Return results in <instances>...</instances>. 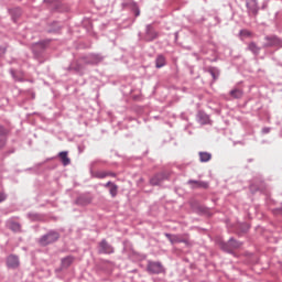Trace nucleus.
I'll return each instance as SVG.
<instances>
[{"mask_svg":"<svg viewBox=\"0 0 282 282\" xmlns=\"http://www.w3.org/2000/svg\"><path fill=\"white\" fill-rule=\"evenodd\" d=\"M105 61V56L100 53H89L87 55H83L70 63L68 66V72H75V74H79V76H84L85 72H87L86 65H100Z\"/></svg>","mask_w":282,"mask_h":282,"instance_id":"f257e3e1","label":"nucleus"},{"mask_svg":"<svg viewBox=\"0 0 282 282\" xmlns=\"http://www.w3.org/2000/svg\"><path fill=\"white\" fill-rule=\"evenodd\" d=\"M61 239V234L56 230H48L47 234L43 235L39 239L40 246H50L51 243H56Z\"/></svg>","mask_w":282,"mask_h":282,"instance_id":"f03ea898","label":"nucleus"},{"mask_svg":"<svg viewBox=\"0 0 282 282\" xmlns=\"http://www.w3.org/2000/svg\"><path fill=\"white\" fill-rule=\"evenodd\" d=\"M243 246V242L238 241L237 239H234L232 237L229 238L227 242H220V249L224 250V252H228L231 254V252H235V250H239Z\"/></svg>","mask_w":282,"mask_h":282,"instance_id":"7ed1b4c3","label":"nucleus"},{"mask_svg":"<svg viewBox=\"0 0 282 282\" xmlns=\"http://www.w3.org/2000/svg\"><path fill=\"white\" fill-rule=\"evenodd\" d=\"M50 42H51V40H42L40 42L32 44V52H33L35 58H41V56H43V52H45V50H47Z\"/></svg>","mask_w":282,"mask_h":282,"instance_id":"20e7f679","label":"nucleus"},{"mask_svg":"<svg viewBox=\"0 0 282 282\" xmlns=\"http://www.w3.org/2000/svg\"><path fill=\"white\" fill-rule=\"evenodd\" d=\"M97 252L98 254H113L116 252V249L107 239H102L101 241L98 242L97 246Z\"/></svg>","mask_w":282,"mask_h":282,"instance_id":"39448f33","label":"nucleus"},{"mask_svg":"<svg viewBox=\"0 0 282 282\" xmlns=\"http://www.w3.org/2000/svg\"><path fill=\"white\" fill-rule=\"evenodd\" d=\"M147 272H149V274H163V272H165V269L162 262L149 260L147 265Z\"/></svg>","mask_w":282,"mask_h":282,"instance_id":"423d86ee","label":"nucleus"},{"mask_svg":"<svg viewBox=\"0 0 282 282\" xmlns=\"http://www.w3.org/2000/svg\"><path fill=\"white\" fill-rule=\"evenodd\" d=\"M159 37H160V33H158V31H155V29L153 28V24H147L144 41H147L148 43H151V42L155 41V39H159Z\"/></svg>","mask_w":282,"mask_h":282,"instance_id":"0eeeda50","label":"nucleus"},{"mask_svg":"<svg viewBox=\"0 0 282 282\" xmlns=\"http://www.w3.org/2000/svg\"><path fill=\"white\" fill-rule=\"evenodd\" d=\"M263 47H282V40L276 35H267Z\"/></svg>","mask_w":282,"mask_h":282,"instance_id":"6e6552de","label":"nucleus"},{"mask_svg":"<svg viewBox=\"0 0 282 282\" xmlns=\"http://www.w3.org/2000/svg\"><path fill=\"white\" fill-rule=\"evenodd\" d=\"M246 8L249 17H257L259 14V2L257 0H247Z\"/></svg>","mask_w":282,"mask_h":282,"instance_id":"1a4fd4ad","label":"nucleus"},{"mask_svg":"<svg viewBox=\"0 0 282 282\" xmlns=\"http://www.w3.org/2000/svg\"><path fill=\"white\" fill-rule=\"evenodd\" d=\"M122 8L124 10H130L135 18L140 17V7L135 1L122 2Z\"/></svg>","mask_w":282,"mask_h":282,"instance_id":"9d476101","label":"nucleus"},{"mask_svg":"<svg viewBox=\"0 0 282 282\" xmlns=\"http://www.w3.org/2000/svg\"><path fill=\"white\" fill-rule=\"evenodd\" d=\"M19 265H21V260H19V256L9 254L7 257V268H9V270H17Z\"/></svg>","mask_w":282,"mask_h":282,"instance_id":"9b49d317","label":"nucleus"},{"mask_svg":"<svg viewBox=\"0 0 282 282\" xmlns=\"http://www.w3.org/2000/svg\"><path fill=\"white\" fill-rule=\"evenodd\" d=\"M76 261V258L74 256H67L65 258H62L61 260V268L56 269V272H63V270H67L72 263Z\"/></svg>","mask_w":282,"mask_h":282,"instance_id":"f8f14e48","label":"nucleus"},{"mask_svg":"<svg viewBox=\"0 0 282 282\" xmlns=\"http://www.w3.org/2000/svg\"><path fill=\"white\" fill-rule=\"evenodd\" d=\"M96 164H98V161H93L90 163V173L93 175V177H96L97 180H105V177H109V173L108 172H94V166H96Z\"/></svg>","mask_w":282,"mask_h":282,"instance_id":"ddd939ff","label":"nucleus"},{"mask_svg":"<svg viewBox=\"0 0 282 282\" xmlns=\"http://www.w3.org/2000/svg\"><path fill=\"white\" fill-rule=\"evenodd\" d=\"M93 198L89 196V194H82L76 198L75 204L77 206H89Z\"/></svg>","mask_w":282,"mask_h":282,"instance_id":"4468645a","label":"nucleus"},{"mask_svg":"<svg viewBox=\"0 0 282 282\" xmlns=\"http://www.w3.org/2000/svg\"><path fill=\"white\" fill-rule=\"evenodd\" d=\"M187 184H189L192 188H208V182L206 181L189 180L187 181Z\"/></svg>","mask_w":282,"mask_h":282,"instance_id":"2eb2a0df","label":"nucleus"},{"mask_svg":"<svg viewBox=\"0 0 282 282\" xmlns=\"http://www.w3.org/2000/svg\"><path fill=\"white\" fill-rule=\"evenodd\" d=\"M164 173H158L152 178H150L151 186H160L164 182Z\"/></svg>","mask_w":282,"mask_h":282,"instance_id":"dca6fc26","label":"nucleus"},{"mask_svg":"<svg viewBox=\"0 0 282 282\" xmlns=\"http://www.w3.org/2000/svg\"><path fill=\"white\" fill-rule=\"evenodd\" d=\"M166 239L172 243V246H175V243H182L184 241V238L180 235H173V234H165Z\"/></svg>","mask_w":282,"mask_h":282,"instance_id":"f3484780","label":"nucleus"},{"mask_svg":"<svg viewBox=\"0 0 282 282\" xmlns=\"http://www.w3.org/2000/svg\"><path fill=\"white\" fill-rule=\"evenodd\" d=\"M22 10L21 7H15L13 9H9V14L11 15L12 21H14V23H17L19 17H21L22 14Z\"/></svg>","mask_w":282,"mask_h":282,"instance_id":"a211bd4d","label":"nucleus"},{"mask_svg":"<svg viewBox=\"0 0 282 282\" xmlns=\"http://www.w3.org/2000/svg\"><path fill=\"white\" fill-rule=\"evenodd\" d=\"M67 151H62L58 153V158L63 164V166H69L72 164V160L69 159Z\"/></svg>","mask_w":282,"mask_h":282,"instance_id":"6ab92c4d","label":"nucleus"},{"mask_svg":"<svg viewBox=\"0 0 282 282\" xmlns=\"http://www.w3.org/2000/svg\"><path fill=\"white\" fill-rule=\"evenodd\" d=\"M7 226L12 232H21V225L15 220L9 219Z\"/></svg>","mask_w":282,"mask_h":282,"instance_id":"aec40b11","label":"nucleus"},{"mask_svg":"<svg viewBox=\"0 0 282 282\" xmlns=\"http://www.w3.org/2000/svg\"><path fill=\"white\" fill-rule=\"evenodd\" d=\"M166 66V57L163 54H159L155 58V67L156 69H162V67Z\"/></svg>","mask_w":282,"mask_h":282,"instance_id":"412c9836","label":"nucleus"},{"mask_svg":"<svg viewBox=\"0 0 282 282\" xmlns=\"http://www.w3.org/2000/svg\"><path fill=\"white\" fill-rule=\"evenodd\" d=\"M197 120L199 124H208V122H210V117L204 111H198Z\"/></svg>","mask_w":282,"mask_h":282,"instance_id":"4be33fe9","label":"nucleus"},{"mask_svg":"<svg viewBox=\"0 0 282 282\" xmlns=\"http://www.w3.org/2000/svg\"><path fill=\"white\" fill-rule=\"evenodd\" d=\"M247 50H249L253 56H259V54H261V47H259L254 42H250Z\"/></svg>","mask_w":282,"mask_h":282,"instance_id":"5701e85b","label":"nucleus"},{"mask_svg":"<svg viewBox=\"0 0 282 282\" xmlns=\"http://www.w3.org/2000/svg\"><path fill=\"white\" fill-rule=\"evenodd\" d=\"M207 72L213 77V80H217V78H219V68L209 66Z\"/></svg>","mask_w":282,"mask_h":282,"instance_id":"b1692460","label":"nucleus"},{"mask_svg":"<svg viewBox=\"0 0 282 282\" xmlns=\"http://www.w3.org/2000/svg\"><path fill=\"white\" fill-rule=\"evenodd\" d=\"M199 162H210L213 160V154L209 152H199Z\"/></svg>","mask_w":282,"mask_h":282,"instance_id":"393cba45","label":"nucleus"},{"mask_svg":"<svg viewBox=\"0 0 282 282\" xmlns=\"http://www.w3.org/2000/svg\"><path fill=\"white\" fill-rule=\"evenodd\" d=\"M230 97L231 98H236L237 100H239V99H241V98H243V90H241V89H232V90H230Z\"/></svg>","mask_w":282,"mask_h":282,"instance_id":"a878e982","label":"nucleus"},{"mask_svg":"<svg viewBox=\"0 0 282 282\" xmlns=\"http://www.w3.org/2000/svg\"><path fill=\"white\" fill-rule=\"evenodd\" d=\"M26 217L30 221H41V219H43V216L39 213H29L26 214Z\"/></svg>","mask_w":282,"mask_h":282,"instance_id":"bb28decb","label":"nucleus"},{"mask_svg":"<svg viewBox=\"0 0 282 282\" xmlns=\"http://www.w3.org/2000/svg\"><path fill=\"white\" fill-rule=\"evenodd\" d=\"M109 193L111 197H117L118 196V186L115 184L111 187H109Z\"/></svg>","mask_w":282,"mask_h":282,"instance_id":"cd10ccee","label":"nucleus"},{"mask_svg":"<svg viewBox=\"0 0 282 282\" xmlns=\"http://www.w3.org/2000/svg\"><path fill=\"white\" fill-rule=\"evenodd\" d=\"M240 228V232H247L248 230H250V225H248V223H242L239 225Z\"/></svg>","mask_w":282,"mask_h":282,"instance_id":"c85d7f7f","label":"nucleus"},{"mask_svg":"<svg viewBox=\"0 0 282 282\" xmlns=\"http://www.w3.org/2000/svg\"><path fill=\"white\" fill-rule=\"evenodd\" d=\"M8 135V129H6V127L0 126V138H3Z\"/></svg>","mask_w":282,"mask_h":282,"instance_id":"c756f323","label":"nucleus"},{"mask_svg":"<svg viewBox=\"0 0 282 282\" xmlns=\"http://www.w3.org/2000/svg\"><path fill=\"white\" fill-rule=\"evenodd\" d=\"M272 213H273V215H281L282 216V207L273 208Z\"/></svg>","mask_w":282,"mask_h":282,"instance_id":"7c9ffc66","label":"nucleus"},{"mask_svg":"<svg viewBox=\"0 0 282 282\" xmlns=\"http://www.w3.org/2000/svg\"><path fill=\"white\" fill-rule=\"evenodd\" d=\"M270 131H272V128H270V127L262 128L263 134H268V133H270Z\"/></svg>","mask_w":282,"mask_h":282,"instance_id":"2f4dec72","label":"nucleus"},{"mask_svg":"<svg viewBox=\"0 0 282 282\" xmlns=\"http://www.w3.org/2000/svg\"><path fill=\"white\" fill-rule=\"evenodd\" d=\"M8 48L6 46H0V56H3V54H6Z\"/></svg>","mask_w":282,"mask_h":282,"instance_id":"473e14b6","label":"nucleus"},{"mask_svg":"<svg viewBox=\"0 0 282 282\" xmlns=\"http://www.w3.org/2000/svg\"><path fill=\"white\" fill-rule=\"evenodd\" d=\"M116 183H113V182H111V181H109V182H107L105 185H104V187L105 188H110L112 185H115Z\"/></svg>","mask_w":282,"mask_h":282,"instance_id":"72a5a7b5","label":"nucleus"},{"mask_svg":"<svg viewBox=\"0 0 282 282\" xmlns=\"http://www.w3.org/2000/svg\"><path fill=\"white\" fill-rule=\"evenodd\" d=\"M6 147V140L0 137V149H3Z\"/></svg>","mask_w":282,"mask_h":282,"instance_id":"f704fd0d","label":"nucleus"},{"mask_svg":"<svg viewBox=\"0 0 282 282\" xmlns=\"http://www.w3.org/2000/svg\"><path fill=\"white\" fill-rule=\"evenodd\" d=\"M61 30V28H57V29H50L48 30V34H52V33H56Z\"/></svg>","mask_w":282,"mask_h":282,"instance_id":"c9c22d12","label":"nucleus"},{"mask_svg":"<svg viewBox=\"0 0 282 282\" xmlns=\"http://www.w3.org/2000/svg\"><path fill=\"white\" fill-rule=\"evenodd\" d=\"M7 196L3 193H0V204L1 202H6Z\"/></svg>","mask_w":282,"mask_h":282,"instance_id":"e433bc0d","label":"nucleus"},{"mask_svg":"<svg viewBox=\"0 0 282 282\" xmlns=\"http://www.w3.org/2000/svg\"><path fill=\"white\" fill-rule=\"evenodd\" d=\"M181 243H185V246H191V242L188 241V239H184V238H183V241H181Z\"/></svg>","mask_w":282,"mask_h":282,"instance_id":"4c0bfd02","label":"nucleus"},{"mask_svg":"<svg viewBox=\"0 0 282 282\" xmlns=\"http://www.w3.org/2000/svg\"><path fill=\"white\" fill-rule=\"evenodd\" d=\"M108 173V177L110 176V177H116V173H113V172H107Z\"/></svg>","mask_w":282,"mask_h":282,"instance_id":"58836bf2","label":"nucleus"},{"mask_svg":"<svg viewBox=\"0 0 282 282\" xmlns=\"http://www.w3.org/2000/svg\"><path fill=\"white\" fill-rule=\"evenodd\" d=\"M174 36H175V41H177L178 36H180V32H175L174 33Z\"/></svg>","mask_w":282,"mask_h":282,"instance_id":"ea45409f","label":"nucleus"},{"mask_svg":"<svg viewBox=\"0 0 282 282\" xmlns=\"http://www.w3.org/2000/svg\"><path fill=\"white\" fill-rule=\"evenodd\" d=\"M10 74L14 76V69H11V70H10Z\"/></svg>","mask_w":282,"mask_h":282,"instance_id":"a19ab883","label":"nucleus"},{"mask_svg":"<svg viewBox=\"0 0 282 282\" xmlns=\"http://www.w3.org/2000/svg\"><path fill=\"white\" fill-rule=\"evenodd\" d=\"M216 21H219V18H216Z\"/></svg>","mask_w":282,"mask_h":282,"instance_id":"79ce46f5","label":"nucleus"}]
</instances>
